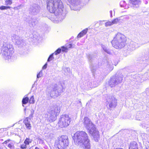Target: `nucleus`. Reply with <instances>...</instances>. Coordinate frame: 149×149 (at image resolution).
Listing matches in <instances>:
<instances>
[{
  "label": "nucleus",
  "instance_id": "nucleus-1",
  "mask_svg": "<svg viewBox=\"0 0 149 149\" xmlns=\"http://www.w3.org/2000/svg\"><path fill=\"white\" fill-rule=\"evenodd\" d=\"M47 8L50 12L54 13L56 15L64 18L67 12L63 10V3L61 0H49L47 2Z\"/></svg>",
  "mask_w": 149,
  "mask_h": 149
},
{
  "label": "nucleus",
  "instance_id": "nucleus-2",
  "mask_svg": "<svg viewBox=\"0 0 149 149\" xmlns=\"http://www.w3.org/2000/svg\"><path fill=\"white\" fill-rule=\"evenodd\" d=\"M74 142L77 145H83L85 148L90 149V140L88 134L85 132L78 131L73 137Z\"/></svg>",
  "mask_w": 149,
  "mask_h": 149
},
{
  "label": "nucleus",
  "instance_id": "nucleus-3",
  "mask_svg": "<svg viewBox=\"0 0 149 149\" xmlns=\"http://www.w3.org/2000/svg\"><path fill=\"white\" fill-rule=\"evenodd\" d=\"M83 123L85 127L88 130L90 134L93 137L96 141H98L99 138V132L91 120L88 117H85L83 119Z\"/></svg>",
  "mask_w": 149,
  "mask_h": 149
},
{
  "label": "nucleus",
  "instance_id": "nucleus-4",
  "mask_svg": "<svg viewBox=\"0 0 149 149\" xmlns=\"http://www.w3.org/2000/svg\"><path fill=\"white\" fill-rule=\"evenodd\" d=\"M126 40L124 35L120 33H118L111 41V44L114 48L120 49L125 47Z\"/></svg>",
  "mask_w": 149,
  "mask_h": 149
},
{
  "label": "nucleus",
  "instance_id": "nucleus-5",
  "mask_svg": "<svg viewBox=\"0 0 149 149\" xmlns=\"http://www.w3.org/2000/svg\"><path fill=\"white\" fill-rule=\"evenodd\" d=\"M14 48L12 45L6 42H3L2 47L1 53L3 58L5 60L12 61V56L14 53Z\"/></svg>",
  "mask_w": 149,
  "mask_h": 149
},
{
  "label": "nucleus",
  "instance_id": "nucleus-6",
  "mask_svg": "<svg viewBox=\"0 0 149 149\" xmlns=\"http://www.w3.org/2000/svg\"><path fill=\"white\" fill-rule=\"evenodd\" d=\"M62 90L61 86H57L56 85L55 86L48 87L47 88V94L51 97L55 98L60 95L61 93L63 92Z\"/></svg>",
  "mask_w": 149,
  "mask_h": 149
},
{
  "label": "nucleus",
  "instance_id": "nucleus-7",
  "mask_svg": "<svg viewBox=\"0 0 149 149\" xmlns=\"http://www.w3.org/2000/svg\"><path fill=\"white\" fill-rule=\"evenodd\" d=\"M60 110V107L57 105L50 107L48 110V118L50 122H53L56 120V116L58 115Z\"/></svg>",
  "mask_w": 149,
  "mask_h": 149
},
{
  "label": "nucleus",
  "instance_id": "nucleus-8",
  "mask_svg": "<svg viewBox=\"0 0 149 149\" xmlns=\"http://www.w3.org/2000/svg\"><path fill=\"white\" fill-rule=\"evenodd\" d=\"M56 143L59 149H65L68 146L69 141L68 136L63 135L57 139Z\"/></svg>",
  "mask_w": 149,
  "mask_h": 149
},
{
  "label": "nucleus",
  "instance_id": "nucleus-9",
  "mask_svg": "<svg viewBox=\"0 0 149 149\" xmlns=\"http://www.w3.org/2000/svg\"><path fill=\"white\" fill-rule=\"evenodd\" d=\"M71 121L70 118L67 114L62 115L59 119L58 125L61 128L67 127L70 124Z\"/></svg>",
  "mask_w": 149,
  "mask_h": 149
},
{
  "label": "nucleus",
  "instance_id": "nucleus-10",
  "mask_svg": "<svg viewBox=\"0 0 149 149\" xmlns=\"http://www.w3.org/2000/svg\"><path fill=\"white\" fill-rule=\"evenodd\" d=\"M123 77L116 74L111 78L108 81V84L111 87H115L120 84L123 80Z\"/></svg>",
  "mask_w": 149,
  "mask_h": 149
},
{
  "label": "nucleus",
  "instance_id": "nucleus-11",
  "mask_svg": "<svg viewBox=\"0 0 149 149\" xmlns=\"http://www.w3.org/2000/svg\"><path fill=\"white\" fill-rule=\"evenodd\" d=\"M149 57L148 56L145 57L142 56L139 58L138 60V65L141 69L145 68L149 63Z\"/></svg>",
  "mask_w": 149,
  "mask_h": 149
},
{
  "label": "nucleus",
  "instance_id": "nucleus-12",
  "mask_svg": "<svg viewBox=\"0 0 149 149\" xmlns=\"http://www.w3.org/2000/svg\"><path fill=\"white\" fill-rule=\"evenodd\" d=\"M12 39L13 41L15 42V45H18L19 47H21L25 45L24 40L17 35H13L12 36Z\"/></svg>",
  "mask_w": 149,
  "mask_h": 149
},
{
  "label": "nucleus",
  "instance_id": "nucleus-13",
  "mask_svg": "<svg viewBox=\"0 0 149 149\" xmlns=\"http://www.w3.org/2000/svg\"><path fill=\"white\" fill-rule=\"evenodd\" d=\"M141 45L140 44L137 43L134 41L130 42L127 46V50L129 51H133Z\"/></svg>",
  "mask_w": 149,
  "mask_h": 149
},
{
  "label": "nucleus",
  "instance_id": "nucleus-14",
  "mask_svg": "<svg viewBox=\"0 0 149 149\" xmlns=\"http://www.w3.org/2000/svg\"><path fill=\"white\" fill-rule=\"evenodd\" d=\"M39 7L36 4H33L29 9V13L33 15H36L39 12Z\"/></svg>",
  "mask_w": 149,
  "mask_h": 149
},
{
  "label": "nucleus",
  "instance_id": "nucleus-15",
  "mask_svg": "<svg viewBox=\"0 0 149 149\" xmlns=\"http://www.w3.org/2000/svg\"><path fill=\"white\" fill-rule=\"evenodd\" d=\"M26 22L31 27H33L38 23V21L34 17L29 18L27 20Z\"/></svg>",
  "mask_w": 149,
  "mask_h": 149
},
{
  "label": "nucleus",
  "instance_id": "nucleus-16",
  "mask_svg": "<svg viewBox=\"0 0 149 149\" xmlns=\"http://www.w3.org/2000/svg\"><path fill=\"white\" fill-rule=\"evenodd\" d=\"M74 7L72 9L74 10H79V7L76 8V7L78 6L80 3L81 0H67Z\"/></svg>",
  "mask_w": 149,
  "mask_h": 149
},
{
  "label": "nucleus",
  "instance_id": "nucleus-17",
  "mask_svg": "<svg viewBox=\"0 0 149 149\" xmlns=\"http://www.w3.org/2000/svg\"><path fill=\"white\" fill-rule=\"evenodd\" d=\"M109 106L110 108H114L116 105L117 100L114 97H113L109 98L108 100Z\"/></svg>",
  "mask_w": 149,
  "mask_h": 149
},
{
  "label": "nucleus",
  "instance_id": "nucleus-18",
  "mask_svg": "<svg viewBox=\"0 0 149 149\" xmlns=\"http://www.w3.org/2000/svg\"><path fill=\"white\" fill-rule=\"evenodd\" d=\"M141 3V0H130V4L134 8L139 7Z\"/></svg>",
  "mask_w": 149,
  "mask_h": 149
},
{
  "label": "nucleus",
  "instance_id": "nucleus-19",
  "mask_svg": "<svg viewBox=\"0 0 149 149\" xmlns=\"http://www.w3.org/2000/svg\"><path fill=\"white\" fill-rule=\"evenodd\" d=\"M24 122L26 125V127L28 130H30L31 128V125L30 122L28 118H26L24 121Z\"/></svg>",
  "mask_w": 149,
  "mask_h": 149
},
{
  "label": "nucleus",
  "instance_id": "nucleus-20",
  "mask_svg": "<svg viewBox=\"0 0 149 149\" xmlns=\"http://www.w3.org/2000/svg\"><path fill=\"white\" fill-rule=\"evenodd\" d=\"M129 149H138V144L135 141H133L130 143Z\"/></svg>",
  "mask_w": 149,
  "mask_h": 149
},
{
  "label": "nucleus",
  "instance_id": "nucleus-21",
  "mask_svg": "<svg viewBox=\"0 0 149 149\" xmlns=\"http://www.w3.org/2000/svg\"><path fill=\"white\" fill-rule=\"evenodd\" d=\"M88 29L86 28L83 31H81V32H80L77 35V37L78 38H80L82 36H83L84 35H85L86 33H87V31H88Z\"/></svg>",
  "mask_w": 149,
  "mask_h": 149
},
{
  "label": "nucleus",
  "instance_id": "nucleus-22",
  "mask_svg": "<svg viewBox=\"0 0 149 149\" xmlns=\"http://www.w3.org/2000/svg\"><path fill=\"white\" fill-rule=\"evenodd\" d=\"M29 102V98L27 97L24 96L22 100V106L24 107V105L26 104Z\"/></svg>",
  "mask_w": 149,
  "mask_h": 149
},
{
  "label": "nucleus",
  "instance_id": "nucleus-23",
  "mask_svg": "<svg viewBox=\"0 0 149 149\" xmlns=\"http://www.w3.org/2000/svg\"><path fill=\"white\" fill-rule=\"evenodd\" d=\"M101 47L103 49V50L104 52H107V53L109 54H111L110 51L109 49H107V47L105 45H102Z\"/></svg>",
  "mask_w": 149,
  "mask_h": 149
},
{
  "label": "nucleus",
  "instance_id": "nucleus-24",
  "mask_svg": "<svg viewBox=\"0 0 149 149\" xmlns=\"http://www.w3.org/2000/svg\"><path fill=\"white\" fill-rule=\"evenodd\" d=\"M31 142V140L27 138L25 140L24 143L28 146H29V143Z\"/></svg>",
  "mask_w": 149,
  "mask_h": 149
},
{
  "label": "nucleus",
  "instance_id": "nucleus-25",
  "mask_svg": "<svg viewBox=\"0 0 149 149\" xmlns=\"http://www.w3.org/2000/svg\"><path fill=\"white\" fill-rule=\"evenodd\" d=\"M14 145V143L13 142H10L9 144H8V147L10 149H15Z\"/></svg>",
  "mask_w": 149,
  "mask_h": 149
},
{
  "label": "nucleus",
  "instance_id": "nucleus-26",
  "mask_svg": "<svg viewBox=\"0 0 149 149\" xmlns=\"http://www.w3.org/2000/svg\"><path fill=\"white\" fill-rule=\"evenodd\" d=\"M120 20V19L119 18H117L114 19L111 21L113 25L117 24L118 22Z\"/></svg>",
  "mask_w": 149,
  "mask_h": 149
},
{
  "label": "nucleus",
  "instance_id": "nucleus-27",
  "mask_svg": "<svg viewBox=\"0 0 149 149\" xmlns=\"http://www.w3.org/2000/svg\"><path fill=\"white\" fill-rule=\"evenodd\" d=\"M35 101L33 95L31 96L30 99H29V102L30 104H33L34 103Z\"/></svg>",
  "mask_w": 149,
  "mask_h": 149
},
{
  "label": "nucleus",
  "instance_id": "nucleus-28",
  "mask_svg": "<svg viewBox=\"0 0 149 149\" xmlns=\"http://www.w3.org/2000/svg\"><path fill=\"white\" fill-rule=\"evenodd\" d=\"M21 148L23 149H27L29 148V146H28L24 143L21 145L20 146Z\"/></svg>",
  "mask_w": 149,
  "mask_h": 149
},
{
  "label": "nucleus",
  "instance_id": "nucleus-29",
  "mask_svg": "<svg viewBox=\"0 0 149 149\" xmlns=\"http://www.w3.org/2000/svg\"><path fill=\"white\" fill-rule=\"evenodd\" d=\"M113 25L111 21H108L106 22L105 25L106 27L110 26Z\"/></svg>",
  "mask_w": 149,
  "mask_h": 149
},
{
  "label": "nucleus",
  "instance_id": "nucleus-30",
  "mask_svg": "<svg viewBox=\"0 0 149 149\" xmlns=\"http://www.w3.org/2000/svg\"><path fill=\"white\" fill-rule=\"evenodd\" d=\"M12 3V0H6L5 1V5L6 6L10 5Z\"/></svg>",
  "mask_w": 149,
  "mask_h": 149
},
{
  "label": "nucleus",
  "instance_id": "nucleus-31",
  "mask_svg": "<svg viewBox=\"0 0 149 149\" xmlns=\"http://www.w3.org/2000/svg\"><path fill=\"white\" fill-rule=\"evenodd\" d=\"M107 67L108 68V69H109V70L110 71L113 68V66L112 64L111 63L110 64H107Z\"/></svg>",
  "mask_w": 149,
  "mask_h": 149
},
{
  "label": "nucleus",
  "instance_id": "nucleus-32",
  "mask_svg": "<svg viewBox=\"0 0 149 149\" xmlns=\"http://www.w3.org/2000/svg\"><path fill=\"white\" fill-rule=\"evenodd\" d=\"M11 8L10 6H1L0 7V9L1 10H7L8 8Z\"/></svg>",
  "mask_w": 149,
  "mask_h": 149
},
{
  "label": "nucleus",
  "instance_id": "nucleus-33",
  "mask_svg": "<svg viewBox=\"0 0 149 149\" xmlns=\"http://www.w3.org/2000/svg\"><path fill=\"white\" fill-rule=\"evenodd\" d=\"M54 54V53H53L49 56L47 60L48 62H49L54 58L53 57Z\"/></svg>",
  "mask_w": 149,
  "mask_h": 149
},
{
  "label": "nucleus",
  "instance_id": "nucleus-34",
  "mask_svg": "<svg viewBox=\"0 0 149 149\" xmlns=\"http://www.w3.org/2000/svg\"><path fill=\"white\" fill-rule=\"evenodd\" d=\"M120 4L121 7H124L126 4L125 2L124 1H122L120 2Z\"/></svg>",
  "mask_w": 149,
  "mask_h": 149
},
{
  "label": "nucleus",
  "instance_id": "nucleus-35",
  "mask_svg": "<svg viewBox=\"0 0 149 149\" xmlns=\"http://www.w3.org/2000/svg\"><path fill=\"white\" fill-rule=\"evenodd\" d=\"M61 48H59L57 49L56 51L55 52L54 54L56 55H57L58 54L60 53L61 52Z\"/></svg>",
  "mask_w": 149,
  "mask_h": 149
},
{
  "label": "nucleus",
  "instance_id": "nucleus-36",
  "mask_svg": "<svg viewBox=\"0 0 149 149\" xmlns=\"http://www.w3.org/2000/svg\"><path fill=\"white\" fill-rule=\"evenodd\" d=\"M141 136L144 139L146 140L147 139V135L145 133L142 134Z\"/></svg>",
  "mask_w": 149,
  "mask_h": 149
},
{
  "label": "nucleus",
  "instance_id": "nucleus-37",
  "mask_svg": "<svg viewBox=\"0 0 149 149\" xmlns=\"http://www.w3.org/2000/svg\"><path fill=\"white\" fill-rule=\"evenodd\" d=\"M23 7V5L22 4H20L19 6H18L17 7H14V8L15 10H18V9H21Z\"/></svg>",
  "mask_w": 149,
  "mask_h": 149
},
{
  "label": "nucleus",
  "instance_id": "nucleus-38",
  "mask_svg": "<svg viewBox=\"0 0 149 149\" xmlns=\"http://www.w3.org/2000/svg\"><path fill=\"white\" fill-rule=\"evenodd\" d=\"M66 46L68 49L69 48H72L74 47L72 44H67Z\"/></svg>",
  "mask_w": 149,
  "mask_h": 149
},
{
  "label": "nucleus",
  "instance_id": "nucleus-39",
  "mask_svg": "<svg viewBox=\"0 0 149 149\" xmlns=\"http://www.w3.org/2000/svg\"><path fill=\"white\" fill-rule=\"evenodd\" d=\"M61 48H62V51L63 52H67V50L68 49L67 47L63 46Z\"/></svg>",
  "mask_w": 149,
  "mask_h": 149
},
{
  "label": "nucleus",
  "instance_id": "nucleus-40",
  "mask_svg": "<svg viewBox=\"0 0 149 149\" xmlns=\"http://www.w3.org/2000/svg\"><path fill=\"white\" fill-rule=\"evenodd\" d=\"M42 76V73L41 72H40L37 75V78H39Z\"/></svg>",
  "mask_w": 149,
  "mask_h": 149
},
{
  "label": "nucleus",
  "instance_id": "nucleus-41",
  "mask_svg": "<svg viewBox=\"0 0 149 149\" xmlns=\"http://www.w3.org/2000/svg\"><path fill=\"white\" fill-rule=\"evenodd\" d=\"M88 60L90 61V62H91L92 61V56L91 55H89L88 56Z\"/></svg>",
  "mask_w": 149,
  "mask_h": 149
},
{
  "label": "nucleus",
  "instance_id": "nucleus-42",
  "mask_svg": "<svg viewBox=\"0 0 149 149\" xmlns=\"http://www.w3.org/2000/svg\"><path fill=\"white\" fill-rule=\"evenodd\" d=\"M47 63H46L43 66V67H42V69H46V68H47Z\"/></svg>",
  "mask_w": 149,
  "mask_h": 149
},
{
  "label": "nucleus",
  "instance_id": "nucleus-43",
  "mask_svg": "<svg viewBox=\"0 0 149 149\" xmlns=\"http://www.w3.org/2000/svg\"><path fill=\"white\" fill-rule=\"evenodd\" d=\"M53 133H50L49 134V137H50V138H51L52 137H53Z\"/></svg>",
  "mask_w": 149,
  "mask_h": 149
},
{
  "label": "nucleus",
  "instance_id": "nucleus-44",
  "mask_svg": "<svg viewBox=\"0 0 149 149\" xmlns=\"http://www.w3.org/2000/svg\"><path fill=\"white\" fill-rule=\"evenodd\" d=\"M34 112V111L33 109H32L31 110V113L32 114H33Z\"/></svg>",
  "mask_w": 149,
  "mask_h": 149
},
{
  "label": "nucleus",
  "instance_id": "nucleus-45",
  "mask_svg": "<svg viewBox=\"0 0 149 149\" xmlns=\"http://www.w3.org/2000/svg\"><path fill=\"white\" fill-rule=\"evenodd\" d=\"M10 141V140H7L6 141L4 142L3 143V144H6L8 142H9Z\"/></svg>",
  "mask_w": 149,
  "mask_h": 149
},
{
  "label": "nucleus",
  "instance_id": "nucleus-46",
  "mask_svg": "<svg viewBox=\"0 0 149 149\" xmlns=\"http://www.w3.org/2000/svg\"><path fill=\"white\" fill-rule=\"evenodd\" d=\"M112 10H110V17H112Z\"/></svg>",
  "mask_w": 149,
  "mask_h": 149
},
{
  "label": "nucleus",
  "instance_id": "nucleus-47",
  "mask_svg": "<svg viewBox=\"0 0 149 149\" xmlns=\"http://www.w3.org/2000/svg\"><path fill=\"white\" fill-rule=\"evenodd\" d=\"M91 71L93 72H94L95 71V69L94 68H92L91 69Z\"/></svg>",
  "mask_w": 149,
  "mask_h": 149
},
{
  "label": "nucleus",
  "instance_id": "nucleus-48",
  "mask_svg": "<svg viewBox=\"0 0 149 149\" xmlns=\"http://www.w3.org/2000/svg\"><path fill=\"white\" fill-rule=\"evenodd\" d=\"M33 114H32L31 113V114L29 115V117L30 118H32L33 117Z\"/></svg>",
  "mask_w": 149,
  "mask_h": 149
},
{
  "label": "nucleus",
  "instance_id": "nucleus-49",
  "mask_svg": "<svg viewBox=\"0 0 149 149\" xmlns=\"http://www.w3.org/2000/svg\"><path fill=\"white\" fill-rule=\"evenodd\" d=\"M35 149H39V148L37 147H36Z\"/></svg>",
  "mask_w": 149,
  "mask_h": 149
},
{
  "label": "nucleus",
  "instance_id": "nucleus-50",
  "mask_svg": "<svg viewBox=\"0 0 149 149\" xmlns=\"http://www.w3.org/2000/svg\"><path fill=\"white\" fill-rule=\"evenodd\" d=\"M79 103H80L81 104V101H79Z\"/></svg>",
  "mask_w": 149,
  "mask_h": 149
},
{
  "label": "nucleus",
  "instance_id": "nucleus-51",
  "mask_svg": "<svg viewBox=\"0 0 149 149\" xmlns=\"http://www.w3.org/2000/svg\"><path fill=\"white\" fill-rule=\"evenodd\" d=\"M116 149H123L121 148H117Z\"/></svg>",
  "mask_w": 149,
  "mask_h": 149
},
{
  "label": "nucleus",
  "instance_id": "nucleus-52",
  "mask_svg": "<svg viewBox=\"0 0 149 149\" xmlns=\"http://www.w3.org/2000/svg\"><path fill=\"white\" fill-rule=\"evenodd\" d=\"M146 149H149V148H146Z\"/></svg>",
  "mask_w": 149,
  "mask_h": 149
},
{
  "label": "nucleus",
  "instance_id": "nucleus-53",
  "mask_svg": "<svg viewBox=\"0 0 149 149\" xmlns=\"http://www.w3.org/2000/svg\"><path fill=\"white\" fill-rule=\"evenodd\" d=\"M148 3V2L146 1V4H147Z\"/></svg>",
  "mask_w": 149,
  "mask_h": 149
},
{
  "label": "nucleus",
  "instance_id": "nucleus-54",
  "mask_svg": "<svg viewBox=\"0 0 149 149\" xmlns=\"http://www.w3.org/2000/svg\"><path fill=\"white\" fill-rule=\"evenodd\" d=\"M26 110V108H25V109H24V111H25V110Z\"/></svg>",
  "mask_w": 149,
  "mask_h": 149
},
{
  "label": "nucleus",
  "instance_id": "nucleus-55",
  "mask_svg": "<svg viewBox=\"0 0 149 149\" xmlns=\"http://www.w3.org/2000/svg\"><path fill=\"white\" fill-rule=\"evenodd\" d=\"M0 149H3L2 148H0Z\"/></svg>",
  "mask_w": 149,
  "mask_h": 149
},
{
  "label": "nucleus",
  "instance_id": "nucleus-56",
  "mask_svg": "<svg viewBox=\"0 0 149 149\" xmlns=\"http://www.w3.org/2000/svg\"><path fill=\"white\" fill-rule=\"evenodd\" d=\"M6 148V149H7V148Z\"/></svg>",
  "mask_w": 149,
  "mask_h": 149
}]
</instances>
